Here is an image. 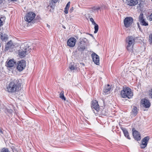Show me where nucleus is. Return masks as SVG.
<instances>
[{
	"mask_svg": "<svg viewBox=\"0 0 152 152\" xmlns=\"http://www.w3.org/2000/svg\"><path fill=\"white\" fill-rule=\"evenodd\" d=\"M1 152H10L8 150L7 148L3 149Z\"/></svg>",
	"mask_w": 152,
	"mask_h": 152,
	"instance_id": "obj_32",
	"label": "nucleus"
},
{
	"mask_svg": "<svg viewBox=\"0 0 152 152\" xmlns=\"http://www.w3.org/2000/svg\"><path fill=\"white\" fill-rule=\"evenodd\" d=\"M135 39L132 36H129L126 39V42L127 44L126 48L129 51L132 50L133 46L134 44Z\"/></svg>",
	"mask_w": 152,
	"mask_h": 152,
	"instance_id": "obj_4",
	"label": "nucleus"
},
{
	"mask_svg": "<svg viewBox=\"0 0 152 152\" xmlns=\"http://www.w3.org/2000/svg\"><path fill=\"white\" fill-rule=\"evenodd\" d=\"M80 64H81L83 66H84V65H85L83 63H81Z\"/></svg>",
	"mask_w": 152,
	"mask_h": 152,
	"instance_id": "obj_42",
	"label": "nucleus"
},
{
	"mask_svg": "<svg viewBox=\"0 0 152 152\" xmlns=\"http://www.w3.org/2000/svg\"><path fill=\"white\" fill-rule=\"evenodd\" d=\"M86 47V46L78 44L77 49L79 51L82 52L85 49Z\"/></svg>",
	"mask_w": 152,
	"mask_h": 152,
	"instance_id": "obj_24",
	"label": "nucleus"
},
{
	"mask_svg": "<svg viewBox=\"0 0 152 152\" xmlns=\"http://www.w3.org/2000/svg\"><path fill=\"white\" fill-rule=\"evenodd\" d=\"M91 56L94 62L97 65H99V56L94 53H92Z\"/></svg>",
	"mask_w": 152,
	"mask_h": 152,
	"instance_id": "obj_11",
	"label": "nucleus"
},
{
	"mask_svg": "<svg viewBox=\"0 0 152 152\" xmlns=\"http://www.w3.org/2000/svg\"><path fill=\"white\" fill-rule=\"evenodd\" d=\"M133 129H132L133 136L135 140L137 141H139L141 140V136L140 133L137 131L134 130L133 131Z\"/></svg>",
	"mask_w": 152,
	"mask_h": 152,
	"instance_id": "obj_13",
	"label": "nucleus"
},
{
	"mask_svg": "<svg viewBox=\"0 0 152 152\" xmlns=\"http://www.w3.org/2000/svg\"><path fill=\"white\" fill-rule=\"evenodd\" d=\"M3 134L2 131L1 130V129L0 128V134Z\"/></svg>",
	"mask_w": 152,
	"mask_h": 152,
	"instance_id": "obj_39",
	"label": "nucleus"
},
{
	"mask_svg": "<svg viewBox=\"0 0 152 152\" xmlns=\"http://www.w3.org/2000/svg\"><path fill=\"white\" fill-rule=\"evenodd\" d=\"M103 115H104V113H103Z\"/></svg>",
	"mask_w": 152,
	"mask_h": 152,
	"instance_id": "obj_44",
	"label": "nucleus"
},
{
	"mask_svg": "<svg viewBox=\"0 0 152 152\" xmlns=\"http://www.w3.org/2000/svg\"><path fill=\"white\" fill-rule=\"evenodd\" d=\"M79 42L78 44L86 46V42L87 40L86 38H80L79 39Z\"/></svg>",
	"mask_w": 152,
	"mask_h": 152,
	"instance_id": "obj_17",
	"label": "nucleus"
},
{
	"mask_svg": "<svg viewBox=\"0 0 152 152\" xmlns=\"http://www.w3.org/2000/svg\"><path fill=\"white\" fill-rule=\"evenodd\" d=\"M68 9H67V8H64V12H65V13L66 14H67L68 13Z\"/></svg>",
	"mask_w": 152,
	"mask_h": 152,
	"instance_id": "obj_35",
	"label": "nucleus"
},
{
	"mask_svg": "<svg viewBox=\"0 0 152 152\" xmlns=\"http://www.w3.org/2000/svg\"><path fill=\"white\" fill-rule=\"evenodd\" d=\"M139 21L142 25L147 26L148 25V23L145 22V20L143 18V14L140 13L139 17Z\"/></svg>",
	"mask_w": 152,
	"mask_h": 152,
	"instance_id": "obj_15",
	"label": "nucleus"
},
{
	"mask_svg": "<svg viewBox=\"0 0 152 152\" xmlns=\"http://www.w3.org/2000/svg\"><path fill=\"white\" fill-rule=\"evenodd\" d=\"M0 38L2 40H7L8 39V36L5 33H1Z\"/></svg>",
	"mask_w": 152,
	"mask_h": 152,
	"instance_id": "obj_23",
	"label": "nucleus"
},
{
	"mask_svg": "<svg viewBox=\"0 0 152 152\" xmlns=\"http://www.w3.org/2000/svg\"><path fill=\"white\" fill-rule=\"evenodd\" d=\"M90 21L92 22V24L93 25L96 24L94 22L93 19L92 18H90Z\"/></svg>",
	"mask_w": 152,
	"mask_h": 152,
	"instance_id": "obj_33",
	"label": "nucleus"
},
{
	"mask_svg": "<svg viewBox=\"0 0 152 152\" xmlns=\"http://www.w3.org/2000/svg\"><path fill=\"white\" fill-rule=\"evenodd\" d=\"M69 68L71 70H76L77 67L74 66V65H71L69 66Z\"/></svg>",
	"mask_w": 152,
	"mask_h": 152,
	"instance_id": "obj_27",
	"label": "nucleus"
},
{
	"mask_svg": "<svg viewBox=\"0 0 152 152\" xmlns=\"http://www.w3.org/2000/svg\"><path fill=\"white\" fill-rule=\"evenodd\" d=\"M127 4L130 6H135L137 4L138 2V0H126ZM139 1V6L140 7L141 5L143 3L144 0H138Z\"/></svg>",
	"mask_w": 152,
	"mask_h": 152,
	"instance_id": "obj_5",
	"label": "nucleus"
},
{
	"mask_svg": "<svg viewBox=\"0 0 152 152\" xmlns=\"http://www.w3.org/2000/svg\"><path fill=\"white\" fill-rule=\"evenodd\" d=\"M147 18L150 21H152V13L150 15L148 16Z\"/></svg>",
	"mask_w": 152,
	"mask_h": 152,
	"instance_id": "obj_29",
	"label": "nucleus"
},
{
	"mask_svg": "<svg viewBox=\"0 0 152 152\" xmlns=\"http://www.w3.org/2000/svg\"><path fill=\"white\" fill-rule=\"evenodd\" d=\"M149 139V137L146 136L142 140V144L141 145V147L142 148H144L147 146Z\"/></svg>",
	"mask_w": 152,
	"mask_h": 152,
	"instance_id": "obj_12",
	"label": "nucleus"
},
{
	"mask_svg": "<svg viewBox=\"0 0 152 152\" xmlns=\"http://www.w3.org/2000/svg\"><path fill=\"white\" fill-rule=\"evenodd\" d=\"M30 42H25L20 47L23 49L19 52V55L21 58H23L26 55L31 51V48H30Z\"/></svg>",
	"mask_w": 152,
	"mask_h": 152,
	"instance_id": "obj_2",
	"label": "nucleus"
},
{
	"mask_svg": "<svg viewBox=\"0 0 152 152\" xmlns=\"http://www.w3.org/2000/svg\"><path fill=\"white\" fill-rule=\"evenodd\" d=\"M14 47V45L13 44L11 40L9 42H8L6 45L5 48L4 50V51L6 52L8 50H10V49L11 50Z\"/></svg>",
	"mask_w": 152,
	"mask_h": 152,
	"instance_id": "obj_14",
	"label": "nucleus"
},
{
	"mask_svg": "<svg viewBox=\"0 0 152 152\" xmlns=\"http://www.w3.org/2000/svg\"><path fill=\"white\" fill-rule=\"evenodd\" d=\"M51 1L49 3L48 7H50L53 10L55 6V4L58 1V0H50Z\"/></svg>",
	"mask_w": 152,
	"mask_h": 152,
	"instance_id": "obj_19",
	"label": "nucleus"
},
{
	"mask_svg": "<svg viewBox=\"0 0 152 152\" xmlns=\"http://www.w3.org/2000/svg\"><path fill=\"white\" fill-rule=\"evenodd\" d=\"M7 111L10 113H12L13 112V111L11 109H7Z\"/></svg>",
	"mask_w": 152,
	"mask_h": 152,
	"instance_id": "obj_36",
	"label": "nucleus"
},
{
	"mask_svg": "<svg viewBox=\"0 0 152 152\" xmlns=\"http://www.w3.org/2000/svg\"><path fill=\"white\" fill-rule=\"evenodd\" d=\"M21 84L18 79H15L10 82L7 86V91L9 92L13 93L18 91L20 88Z\"/></svg>",
	"mask_w": 152,
	"mask_h": 152,
	"instance_id": "obj_1",
	"label": "nucleus"
},
{
	"mask_svg": "<svg viewBox=\"0 0 152 152\" xmlns=\"http://www.w3.org/2000/svg\"><path fill=\"white\" fill-rule=\"evenodd\" d=\"M111 87L109 84H108L106 86L103 90V92L105 94H108L110 93Z\"/></svg>",
	"mask_w": 152,
	"mask_h": 152,
	"instance_id": "obj_18",
	"label": "nucleus"
},
{
	"mask_svg": "<svg viewBox=\"0 0 152 152\" xmlns=\"http://www.w3.org/2000/svg\"><path fill=\"white\" fill-rule=\"evenodd\" d=\"M59 97L62 100L65 101L66 100V98L64 96V91H62L60 94Z\"/></svg>",
	"mask_w": 152,
	"mask_h": 152,
	"instance_id": "obj_25",
	"label": "nucleus"
},
{
	"mask_svg": "<svg viewBox=\"0 0 152 152\" xmlns=\"http://www.w3.org/2000/svg\"><path fill=\"white\" fill-rule=\"evenodd\" d=\"M65 29V27L64 26V27H63Z\"/></svg>",
	"mask_w": 152,
	"mask_h": 152,
	"instance_id": "obj_43",
	"label": "nucleus"
},
{
	"mask_svg": "<svg viewBox=\"0 0 152 152\" xmlns=\"http://www.w3.org/2000/svg\"><path fill=\"white\" fill-rule=\"evenodd\" d=\"M17 69L19 71H22L26 66V61L23 60L18 61Z\"/></svg>",
	"mask_w": 152,
	"mask_h": 152,
	"instance_id": "obj_8",
	"label": "nucleus"
},
{
	"mask_svg": "<svg viewBox=\"0 0 152 152\" xmlns=\"http://www.w3.org/2000/svg\"><path fill=\"white\" fill-rule=\"evenodd\" d=\"M133 21V19L131 17H127L124 20V25L126 28L129 27L132 24Z\"/></svg>",
	"mask_w": 152,
	"mask_h": 152,
	"instance_id": "obj_6",
	"label": "nucleus"
},
{
	"mask_svg": "<svg viewBox=\"0 0 152 152\" xmlns=\"http://www.w3.org/2000/svg\"><path fill=\"white\" fill-rule=\"evenodd\" d=\"M15 62L13 60H10L7 63V66L8 67H12L13 66Z\"/></svg>",
	"mask_w": 152,
	"mask_h": 152,
	"instance_id": "obj_22",
	"label": "nucleus"
},
{
	"mask_svg": "<svg viewBox=\"0 0 152 152\" xmlns=\"http://www.w3.org/2000/svg\"><path fill=\"white\" fill-rule=\"evenodd\" d=\"M2 26V22L1 19L0 18V27Z\"/></svg>",
	"mask_w": 152,
	"mask_h": 152,
	"instance_id": "obj_37",
	"label": "nucleus"
},
{
	"mask_svg": "<svg viewBox=\"0 0 152 152\" xmlns=\"http://www.w3.org/2000/svg\"><path fill=\"white\" fill-rule=\"evenodd\" d=\"M76 40L74 37H71L67 41V44L68 46L70 47H74L76 44Z\"/></svg>",
	"mask_w": 152,
	"mask_h": 152,
	"instance_id": "obj_10",
	"label": "nucleus"
},
{
	"mask_svg": "<svg viewBox=\"0 0 152 152\" xmlns=\"http://www.w3.org/2000/svg\"><path fill=\"white\" fill-rule=\"evenodd\" d=\"M121 128L123 131L125 136L128 139L130 140V138L129 136V132L125 128H124L122 127H121Z\"/></svg>",
	"mask_w": 152,
	"mask_h": 152,
	"instance_id": "obj_20",
	"label": "nucleus"
},
{
	"mask_svg": "<svg viewBox=\"0 0 152 152\" xmlns=\"http://www.w3.org/2000/svg\"><path fill=\"white\" fill-rule=\"evenodd\" d=\"M94 28L95 29V31L94 32L95 34L97 32L98 30L99 26L98 25L96 24H94Z\"/></svg>",
	"mask_w": 152,
	"mask_h": 152,
	"instance_id": "obj_26",
	"label": "nucleus"
},
{
	"mask_svg": "<svg viewBox=\"0 0 152 152\" xmlns=\"http://www.w3.org/2000/svg\"><path fill=\"white\" fill-rule=\"evenodd\" d=\"M3 1V0H0V4H1Z\"/></svg>",
	"mask_w": 152,
	"mask_h": 152,
	"instance_id": "obj_41",
	"label": "nucleus"
},
{
	"mask_svg": "<svg viewBox=\"0 0 152 152\" xmlns=\"http://www.w3.org/2000/svg\"><path fill=\"white\" fill-rule=\"evenodd\" d=\"M100 9V7L99 6H98L97 7H93V10H98Z\"/></svg>",
	"mask_w": 152,
	"mask_h": 152,
	"instance_id": "obj_30",
	"label": "nucleus"
},
{
	"mask_svg": "<svg viewBox=\"0 0 152 152\" xmlns=\"http://www.w3.org/2000/svg\"><path fill=\"white\" fill-rule=\"evenodd\" d=\"M89 34L93 38H94V37L93 36V35L91 34Z\"/></svg>",
	"mask_w": 152,
	"mask_h": 152,
	"instance_id": "obj_40",
	"label": "nucleus"
},
{
	"mask_svg": "<svg viewBox=\"0 0 152 152\" xmlns=\"http://www.w3.org/2000/svg\"><path fill=\"white\" fill-rule=\"evenodd\" d=\"M149 96L150 98L152 99V88L149 91Z\"/></svg>",
	"mask_w": 152,
	"mask_h": 152,
	"instance_id": "obj_31",
	"label": "nucleus"
},
{
	"mask_svg": "<svg viewBox=\"0 0 152 152\" xmlns=\"http://www.w3.org/2000/svg\"><path fill=\"white\" fill-rule=\"evenodd\" d=\"M73 10H74L73 7H72V8H71L70 9V10H69V12H71L73 11Z\"/></svg>",
	"mask_w": 152,
	"mask_h": 152,
	"instance_id": "obj_38",
	"label": "nucleus"
},
{
	"mask_svg": "<svg viewBox=\"0 0 152 152\" xmlns=\"http://www.w3.org/2000/svg\"><path fill=\"white\" fill-rule=\"evenodd\" d=\"M151 0V1H152V0Z\"/></svg>",
	"mask_w": 152,
	"mask_h": 152,
	"instance_id": "obj_45",
	"label": "nucleus"
},
{
	"mask_svg": "<svg viewBox=\"0 0 152 152\" xmlns=\"http://www.w3.org/2000/svg\"><path fill=\"white\" fill-rule=\"evenodd\" d=\"M142 102L143 106L145 108H149L151 105V103L149 100L146 99L142 100Z\"/></svg>",
	"mask_w": 152,
	"mask_h": 152,
	"instance_id": "obj_16",
	"label": "nucleus"
},
{
	"mask_svg": "<svg viewBox=\"0 0 152 152\" xmlns=\"http://www.w3.org/2000/svg\"><path fill=\"white\" fill-rule=\"evenodd\" d=\"M121 95L122 98L130 99L132 97L133 94L131 89L128 87H126L123 88L121 91Z\"/></svg>",
	"mask_w": 152,
	"mask_h": 152,
	"instance_id": "obj_3",
	"label": "nucleus"
},
{
	"mask_svg": "<svg viewBox=\"0 0 152 152\" xmlns=\"http://www.w3.org/2000/svg\"><path fill=\"white\" fill-rule=\"evenodd\" d=\"M149 41L150 44H151L152 43V33L149 36Z\"/></svg>",
	"mask_w": 152,
	"mask_h": 152,
	"instance_id": "obj_28",
	"label": "nucleus"
},
{
	"mask_svg": "<svg viewBox=\"0 0 152 152\" xmlns=\"http://www.w3.org/2000/svg\"><path fill=\"white\" fill-rule=\"evenodd\" d=\"M91 107L94 111V112L95 114H97V112H99V105L98 102L96 101L92 102Z\"/></svg>",
	"mask_w": 152,
	"mask_h": 152,
	"instance_id": "obj_9",
	"label": "nucleus"
},
{
	"mask_svg": "<svg viewBox=\"0 0 152 152\" xmlns=\"http://www.w3.org/2000/svg\"><path fill=\"white\" fill-rule=\"evenodd\" d=\"M70 2L69 1L68 2L67 4H66L65 8L69 9V7L70 6Z\"/></svg>",
	"mask_w": 152,
	"mask_h": 152,
	"instance_id": "obj_34",
	"label": "nucleus"
},
{
	"mask_svg": "<svg viewBox=\"0 0 152 152\" xmlns=\"http://www.w3.org/2000/svg\"><path fill=\"white\" fill-rule=\"evenodd\" d=\"M35 16V14L31 12H30L27 14L26 18H25L26 21L28 22H30L32 21L33 22V19Z\"/></svg>",
	"mask_w": 152,
	"mask_h": 152,
	"instance_id": "obj_7",
	"label": "nucleus"
},
{
	"mask_svg": "<svg viewBox=\"0 0 152 152\" xmlns=\"http://www.w3.org/2000/svg\"><path fill=\"white\" fill-rule=\"evenodd\" d=\"M131 113V115L133 116H135L137 114V109L136 107L135 106L133 107Z\"/></svg>",
	"mask_w": 152,
	"mask_h": 152,
	"instance_id": "obj_21",
	"label": "nucleus"
}]
</instances>
